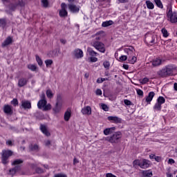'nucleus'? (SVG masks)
<instances>
[{
	"instance_id": "1",
	"label": "nucleus",
	"mask_w": 177,
	"mask_h": 177,
	"mask_svg": "<svg viewBox=\"0 0 177 177\" xmlns=\"http://www.w3.org/2000/svg\"><path fill=\"white\" fill-rule=\"evenodd\" d=\"M175 70H176L175 65H167L159 71L158 74L161 75V77H167V75H172Z\"/></svg>"
},
{
	"instance_id": "2",
	"label": "nucleus",
	"mask_w": 177,
	"mask_h": 177,
	"mask_svg": "<svg viewBox=\"0 0 177 177\" xmlns=\"http://www.w3.org/2000/svg\"><path fill=\"white\" fill-rule=\"evenodd\" d=\"M37 107L41 109L44 111H48L52 109V105L50 104H46V100L45 99V94H41V100L37 103Z\"/></svg>"
},
{
	"instance_id": "3",
	"label": "nucleus",
	"mask_w": 177,
	"mask_h": 177,
	"mask_svg": "<svg viewBox=\"0 0 177 177\" xmlns=\"http://www.w3.org/2000/svg\"><path fill=\"white\" fill-rule=\"evenodd\" d=\"M121 138H122V133L116 131L112 136L106 137L105 140L109 143H118L121 140Z\"/></svg>"
},
{
	"instance_id": "4",
	"label": "nucleus",
	"mask_w": 177,
	"mask_h": 177,
	"mask_svg": "<svg viewBox=\"0 0 177 177\" xmlns=\"http://www.w3.org/2000/svg\"><path fill=\"white\" fill-rule=\"evenodd\" d=\"M12 155H13V151H12L11 150H9V149L3 150L1 153L2 163L4 165L8 164V162H9L8 160H9V158Z\"/></svg>"
},
{
	"instance_id": "5",
	"label": "nucleus",
	"mask_w": 177,
	"mask_h": 177,
	"mask_svg": "<svg viewBox=\"0 0 177 177\" xmlns=\"http://www.w3.org/2000/svg\"><path fill=\"white\" fill-rule=\"evenodd\" d=\"M23 163V160L20 159H17L13 161L12 165H15V167L14 169H11L9 171L10 175H15L17 172V171H20V164Z\"/></svg>"
},
{
	"instance_id": "6",
	"label": "nucleus",
	"mask_w": 177,
	"mask_h": 177,
	"mask_svg": "<svg viewBox=\"0 0 177 177\" xmlns=\"http://www.w3.org/2000/svg\"><path fill=\"white\" fill-rule=\"evenodd\" d=\"M145 42L149 45H154L157 42V35L151 33L147 34L145 35Z\"/></svg>"
},
{
	"instance_id": "7",
	"label": "nucleus",
	"mask_w": 177,
	"mask_h": 177,
	"mask_svg": "<svg viewBox=\"0 0 177 177\" xmlns=\"http://www.w3.org/2000/svg\"><path fill=\"white\" fill-rule=\"evenodd\" d=\"M92 46L95 47L97 50L100 52L101 53H104L106 52V46L104 44L100 41H95L91 44Z\"/></svg>"
},
{
	"instance_id": "8",
	"label": "nucleus",
	"mask_w": 177,
	"mask_h": 177,
	"mask_svg": "<svg viewBox=\"0 0 177 177\" xmlns=\"http://www.w3.org/2000/svg\"><path fill=\"white\" fill-rule=\"evenodd\" d=\"M167 19L171 23H177V12H172V8H170L167 12Z\"/></svg>"
},
{
	"instance_id": "9",
	"label": "nucleus",
	"mask_w": 177,
	"mask_h": 177,
	"mask_svg": "<svg viewBox=\"0 0 177 177\" xmlns=\"http://www.w3.org/2000/svg\"><path fill=\"white\" fill-rule=\"evenodd\" d=\"M73 59H82L84 57V51L80 48H76L72 52Z\"/></svg>"
},
{
	"instance_id": "10",
	"label": "nucleus",
	"mask_w": 177,
	"mask_h": 177,
	"mask_svg": "<svg viewBox=\"0 0 177 177\" xmlns=\"http://www.w3.org/2000/svg\"><path fill=\"white\" fill-rule=\"evenodd\" d=\"M62 106H63V102L62 101V97L58 96L57 103L55 104V108L53 109V111L55 113H59L60 110H62Z\"/></svg>"
},
{
	"instance_id": "11",
	"label": "nucleus",
	"mask_w": 177,
	"mask_h": 177,
	"mask_svg": "<svg viewBox=\"0 0 177 177\" xmlns=\"http://www.w3.org/2000/svg\"><path fill=\"white\" fill-rule=\"evenodd\" d=\"M67 4L62 3L61 4V10H59V16L60 17H67Z\"/></svg>"
},
{
	"instance_id": "12",
	"label": "nucleus",
	"mask_w": 177,
	"mask_h": 177,
	"mask_svg": "<svg viewBox=\"0 0 177 177\" xmlns=\"http://www.w3.org/2000/svg\"><path fill=\"white\" fill-rule=\"evenodd\" d=\"M68 10L72 13H78L80 12V6H76L75 4L69 3L68 5Z\"/></svg>"
},
{
	"instance_id": "13",
	"label": "nucleus",
	"mask_w": 177,
	"mask_h": 177,
	"mask_svg": "<svg viewBox=\"0 0 177 177\" xmlns=\"http://www.w3.org/2000/svg\"><path fill=\"white\" fill-rule=\"evenodd\" d=\"M124 53H127L128 56H133L135 55V48L131 46H127L126 48H124Z\"/></svg>"
},
{
	"instance_id": "14",
	"label": "nucleus",
	"mask_w": 177,
	"mask_h": 177,
	"mask_svg": "<svg viewBox=\"0 0 177 177\" xmlns=\"http://www.w3.org/2000/svg\"><path fill=\"white\" fill-rule=\"evenodd\" d=\"M109 121H111L113 124H121L122 120L117 116H109L107 118Z\"/></svg>"
},
{
	"instance_id": "15",
	"label": "nucleus",
	"mask_w": 177,
	"mask_h": 177,
	"mask_svg": "<svg viewBox=\"0 0 177 177\" xmlns=\"http://www.w3.org/2000/svg\"><path fill=\"white\" fill-rule=\"evenodd\" d=\"M149 167H150V160L142 159L140 167L142 168L143 169H146V168H149Z\"/></svg>"
},
{
	"instance_id": "16",
	"label": "nucleus",
	"mask_w": 177,
	"mask_h": 177,
	"mask_svg": "<svg viewBox=\"0 0 177 177\" xmlns=\"http://www.w3.org/2000/svg\"><path fill=\"white\" fill-rule=\"evenodd\" d=\"M99 54L93 51V50H90V62H92V63H96L97 62V57L95 56H97Z\"/></svg>"
},
{
	"instance_id": "17",
	"label": "nucleus",
	"mask_w": 177,
	"mask_h": 177,
	"mask_svg": "<svg viewBox=\"0 0 177 177\" xmlns=\"http://www.w3.org/2000/svg\"><path fill=\"white\" fill-rule=\"evenodd\" d=\"M162 62H164V60H162L160 58H156L152 61V66L153 67H157L158 66H161V64H162Z\"/></svg>"
},
{
	"instance_id": "18",
	"label": "nucleus",
	"mask_w": 177,
	"mask_h": 177,
	"mask_svg": "<svg viewBox=\"0 0 177 177\" xmlns=\"http://www.w3.org/2000/svg\"><path fill=\"white\" fill-rule=\"evenodd\" d=\"M21 108L27 110V109H31V102L27 100H23L21 102Z\"/></svg>"
},
{
	"instance_id": "19",
	"label": "nucleus",
	"mask_w": 177,
	"mask_h": 177,
	"mask_svg": "<svg viewBox=\"0 0 177 177\" xmlns=\"http://www.w3.org/2000/svg\"><path fill=\"white\" fill-rule=\"evenodd\" d=\"M115 131V127H110V128H106L104 130V135L105 136H109V135H111L112 133Z\"/></svg>"
},
{
	"instance_id": "20",
	"label": "nucleus",
	"mask_w": 177,
	"mask_h": 177,
	"mask_svg": "<svg viewBox=\"0 0 177 177\" xmlns=\"http://www.w3.org/2000/svg\"><path fill=\"white\" fill-rule=\"evenodd\" d=\"M40 129L41 132L46 135V136H50V133H49V131H48V127L46 126L41 124L40 126Z\"/></svg>"
},
{
	"instance_id": "21",
	"label": "nucleus",
	"mask_w": 177,
	"mask_h": 177,
	"mask_svg": "<svg viewBox=\"0 0 177 177\" xmlns=\"http://www.w3.org/2000/svg\"><path fill=\"white\" fill-rule=\"evenodd\" d=\"M27 82H28L27 78L21 77L18 82V85L20 87L24 86L25 85H27Z\"/></svg>"
},
{
	"instance_id": "22",
	"label": "nucleus",
	"mask_w": 177,
	"mask_h": 177,
	"mask_svg": "<svg viewBox=\"0 0 177 177\" xmlns=\"http://www.w3.org/2000/svg\"><path fill=\"white\" fill-rule=\"evenodd\" d=\"M12 42H13V39H12V37H8L6 39V40L3 42L2 44V46L3 48H5V46H8V45H10V44H12Z\"/></svg>"
},
{
	"instance_id": "23",
	"label": "nucleus",
	"mask_w": 177,
	"mask_h": 177,
	"mask_svg": "<svg viewBox=\"0 0 177 177\" xmlns=\"http://www.w3.org/2000/svg\"><path fill=\"white\" fill-rule=\"evenodd\" d=\"M154 92L151 91L149 93L148 96H147L146 97V102L147 103H150V102H151V100H153V97H154Z\"/></svg>"
},
{
	"instance_id": "24",
	"label": "nucleus",
	"mask_w": 177,
	"mask_h": 177,
	"mask_svg": "<svg viewBox=\"0 0 177 177\" xmlns=\"http://www.w3.org/2000/svg\"><path fill=\"white\" fill-rule=\"evenodd\" d=\"M71 117V110L68 109L64 113V120L65 121H68Z\"/></svg>"
},
{
	"instance_id": "25",
	"label": "nucleus",
	"mask_w": 177,
	"mask_h": 177,
	"mask_svg": "<svg viewBox=\"0 0 177 177\" xmlns=\"http://www.w3.org/2000/svg\"><path fill=\"white\" fill-rule=\"evenodd\" d=\"M128 59H129V63H131V64H135V63H136V60H138L136 57H135V55L129 56Z\"/></svg>"
},
{
	"instance_id": "26",
	"label": "nucleus",
	"mask_w": 177,
	"mask_h": 177,
	"mask_svg": "<svg viewBox=\"0 0 177 177\" xmlns=\"http://www.w3.org/2000/svg\"><path fill=\"white\" fill-rule=\"evenodd\" d=\"M142 175L145 177H151L153 176V171L151 170H145L142 171Z\"/></svg>"
},
{
	"instance_id": "27",
	"label": "nucleus",
	"mask_w": 177,
	"mask_h": 177,
	"mask_svg": "<svg viewBox=\"0 0 177 177\" xmlns=\"http://www.w3.org/2000/svg\"><path fill=\"white\" fill-rule=\"evenodd\" d=\"M4 112L6 114H12V107L9 105H6L4 106Z\"/></svg>"
},
{
	"instance_id": "28",
	"label": "nucleus",
	"mask_w": 177,
	"mask_h": 177,
	"mask_svg": "<svg viewBox=\"0 0 177 177\" xmlns=\"http://www.w3.org/2000/svg\"><path fill=\"white\" fill-rule=\"evenodd\" d=\"M113 21L109 20V21L102 22V27H109L110 26H113Z\"/></svg>"
},
{
	"instance_id": "29",
	"label": "nucleus",
	"mask_w": 177,
	"mask_h": 177,
	"mask_svg": "<svg viewBox=\"0 0 177 177\" xmlns=\"http://www.w3.org/2000/svg\"><path fill=\"white\" fill-rule=\"evenodd\" d=\"M82 114H84V115H86L89 113V106H86L85 107H84L82 109Z\"/></svg>"
},
{
	"instance_id": "30",
	"label": "nucleus",
	"mask_w": 177,
	"mask_h": 177,
	"mask_svg": "<svg viewBox=\"0 0 177 177\" xmlns=\"http://www.w3.org/2000/svg\"><path fill=\"white\" fill-rule=\"evenodd\" d=\"M146 5L148 9H154V4L151 1L147 0L146 1Z\"/></svg>"
},
{
	"instance_id": "31",
	"label": "nucleus",
	"mask_w": 177,
	"mask_h": 177,
	"mask_svg": "<svg viewBox=\"0 0 177 177\" xmlns=\"http://www.w3.org/2000/svg\"><path fill=\"white\" fill-rule=\"evenodd\" d=\"M157 102L161 105L164 104L165 103V98H164L162 96H160L157 100Z\"/></svg>"
},
{
	"instance_id": "32",
	"label": "nucleus",
	"mask_w": 177,
	"mask_h": 177,
	"mask_svg": "<svg viewBox=\"0 0 177 177\" xmlns=\"http://www.w3.org/2000/svg\"><path fill=\"white\" fill-rule=\"evenodd\" d=\"M28 68H29V70H31V71H37L38 68L36 66V65L29 64L28 65Z\"/></svg>"
},
{
	"instance_id": "33",
	"label": "nucleus",
	"mask_w": 177,
	"mask_h": 177,
	"mask_svg": "<svg viewBox=\"0 0 177 177\" xmlns=\"http://www.w3.org/2000/svg\"><path fill=\"white\" fill-rule=\"evenodd\" d=\"M161 104L156 102L153 106L154 110H156V111H160V110H161Z\"/></svg>"
},
{
	"instance_id": "34",
	"label": "nucleus",
	"mask_w": 177,
	"mask_h": 177,
	"mask_svg": "<svg viewBox=\"0 0 177 177\" xmlns=\"http://www.w3.org/2000/svg\"><path fill=\"white\" fill-rule=\"evenodd\" d=\"M149 81H150V79H149L148 77H144L142 80H140V82L142 85H145V84H147V82H149Z\"/></svg>"
},
{
	"instance_id": "35",
	"label": "nucleus",
	"mask_w": 177,
	"mask_h": 177,
	"mask_svg": "<svg viewBox=\"0 0 177 177\" xmlns=\"http://www.w3.org/2000/svg\"><path fill=\"white\" fill-rule=\"evenodd\" d=\"M142 160H136L133 162V167H140Z\"/></svg>"
},
{
	"instance_id": "36",
	"label": "nucleus",
	"mask_w": 177,
	"mask_h": 177,
	"mask_svg": "<svg viewBox=\"0 0 177 177\" xmlns=\"http://www.w3.org/2000/svg\"><path fill=\"white\" fill-rule=\"evenodd\" d=\"M154 2L158 8L162 9V3L161 2V0H154Z\"/></svg>"
},
{
	"instance_id": "37",
	"label": "nucleus",
	"mask_w": 177,
	"mask_h": 177,
	"mask_svg": "<svg viewBox=\"0 0 177 177\" xmlns=\"http://www.w3.org/2000/svg\"><path fill=\"white\" fill-rule=\"evenodd\" d=\"M46 96L49 99H52V97H53V93H52V91L47 90V91H46Z\"/></svg>"
},
{
	"instance_id": "38",
	"label": "nucleus",
	"mask_w": 177,
	"mask_h": 177,
	"mask_svg": "<svg viewBox=\"0 0 177 177\" xmlns=\"http://www.w3.org/2000/svg\"><path fill=\"white\" fill-rule=\"evenodd\" d=\"M103 66L104 68H106V70H109V68H110V62L109 61L104 62Z\"/></svg>"
},
{
	"instance_id": "39",
	"label": "nucleus",
	"mask_w": 177,
	"mask_h": 177,
	"mask_svg": "<svg viewBox=\"0 0 177 177\" xmlns=\"http://www.w3.org/2000/svg\"><path fill=\"white\" fill-rule=\"evenodd\" d=\"M36 60L39 66H42V64H44V62H42V59L39 57V56L36 55Z\"/></svg>"
},
{
	"instance_id": "40",
	"label": "nucleus",
	"mask_w": 177,
	"mask_h": 177,
	"mask_svg": "<svg viewBox=\"0 0 177 177\" xmlns=\"http://www.w3.org/2000/svg\"><path fill=\"white\" fill-rule=\"evenodd\" d=\"M46 67H50L53 64V61L52 59H47L45 61Z\"/></svg>"
},
{
	"instance_id": "41",
	"label": "nucleus",
	"mask_w": 177,
	"mask_h": 177,
	"mask_svg": "<svg viewBox=\"0 0 177 177\" xmlns=\"http://www.w3.org/2000/svg\"><path fill=\"white\" fill-rule=\"evenodd\" d=\"M30 148L32 151H37L38 150V145H32L30 146Z\"/></svg>"
},
{
	"instance_id": "42",
	"label": "nucleus",
	"mask_w": 177,
	"mask_h": 177,
	"mask_svg": "<svg viewBox=\"0 0 177 177\" xmlns=\"http://www.w3.org/2000/svg\"><path fill=\"white\" fill-rule=\"evenodd\" d=\"M161 31L163 34V37H165V38H167V37H168V30H167L165 28H162Z\"/></svg>"
},
{
	"instance_id": "43",
	"label": "nucleus",
	"mask_w": 177,
	"mask_h": 177,
	"mask_svg": "<svg viewBox=\"0 0 177 177\" xmlns=\"http://www.w3.org/2000/svg\"><path fill=\"white\" fill-rule=\"evenodd\" d=\"M41 5L44 8H48V5H49V3L48 2V0H41Z\"/></svg>"
},
{
	"instance_id": "44",
	"label": "nucleus",
	"mask_w": 177,
	"mask_h": 177,
	"mask_svg": "<svg viewBox=\"0 0 177 177\" xmlns=\"http://www.w3.org/2000/svg\"><path fill=\"white\" fill-rule=\"evenodd\" d=\"M137 95H138L139 96H143V91H142L140 88H136V89Z\"/></svg>"
},
{
	"instance_id": "45",
	"label": "nucleus",
	"mask_w": 177,
	"mask_h": 177,
	"mask_svg": "<svg viewBox=\"0 0 177 177\" xmlns=\"http://www.w3.org/2000/svg\"><path fill=\"white\" fill-rule=\"evenodd\" d=\"M127 59H128V56H127V55H122L121 57H120L119 61H120V62H125V60H127Z\"/></svg>"
},
{
	"instance_id": "46",
	"label": "nucleus",
	"mask_w": 177,
	"mask_h": 177,
	"mask_svg": "<svg viewBox=\"0 0 177 177\" xmlns=\"http://www.w3.org/2000/svg\"><path fill=\"white\" fill-rule=\"evenodd\" d=\"M101 108L102 109V110H104V111H109V106H107V105L104 104H101Z\"/></svg>"
},
{
	"instance_id": "47",
	"label": "nucleus",
	"mask_w": 177,
	"mask_h": 177,
	"mask_svg": "<svg viewBox=\"0 0 177 177\" xmlns=\"http://www.w3.org/2000/svg\"><path fill=\"white\" fill-rule=\"evenodd\" d=\"M6 24V21L5 19H0V27H5Z\"/></svg>"
},
{
	"instance_id": "48",
	"label": "nucleus",
	"mask_w": 177,
	"mask_h": 177,
	"mask_svg": "<svg viewBox=\"0 0 177 177\" xmlns=\"http://www.w3.org/2000/svg\"><path fill=\"white\" fill-rule=\"evenodd\" d=\"M124 103L126 104V106H132V102L129 100H124Z\"/></svg>"
},
{
	"instance_id": "49",
	"label": "nucleus",
	"mask_w": 177,
	"mask_h": 177,
	"mask_svg": "<svg viewBox=\"0 0 177 177\" xmlns=\"http://www.w3.org/2000/svg\"><path fill=\"white\" fill-rule=\"evenodd\" d=\"M44 143L48 147H50V145H52V142L49 140H46V141H44Z\"/></svg>"
},
{
	"instance_id": "50",
	"label": "nucleus",
	"mask_w": 177,
	"mask_h": 177,
	"mask_svg": "<svg viewBox=\"0 0 177 177\" xmlns=\"http://www.w3.org/2000/svg\"><path fill=\"white\" fill-rule=\"evenodd\" d=\"M106 80H107V79H106V78H98L97 80V84H102V82H103Z\"/></svg>"
},
{
	"instance_id": "51",
	"label": "nucleus",
	"mask_w": 177,
	"mask_h": 177,
	"mask_svg": "<svg viewBox=\"0 0 177 177\" xmlns=\"http://www.w3.org/2000/svg\"><path fill=\"white\" fill-rule=\"evenodd\" d=\"M11 103L12 104H14V106H17V104H19V102L16 99L12 100Z\"/></svg>"
},
{
	"instance_id": "52",
	"label": "nucleus",
	"mask_w": 177,
	"mask_h": 177,
	"mask_svg": "<svg viewBox=\"0 0 177 177\" xmlns=\"http://www.w3.org/2000/svg\"><path fill=\"white\" fill-rule=\"evenodd\" d=\"M54 177H67V176H66V174H55L54 176Z\"/></svg>"
},
{
	"instance_id": "53",
	"label": "nucleus",
	"mask_w": 177,
	"mask_h": 177,
	"mask_svg": "<svg viewBox=\"0 0 177 177\" xmlns=\"http://www.w3.org/2000/svg\"><path fill=\"white\" fill-rule=\"evenodd\" d=\"M106 177H117V176L111 173H107L106 174Z\"/></svg>"
},
{
	"instance_id": "54",
	"label": "nucleus",
	"mask_w": 177,
	"mask_h": 177,
	"mask_svg": "<svg viewBox=\"0 0 177 177\" xmlns=\"http://www.w3.org/2000/svg\"><path fill=\"white\" fill-rule=\"evenodd\" d=\"M6 145H7V146H13V142L8 140L6 141Z\"/></svg>"
},
{
	"instance_id": "55",
	"label": "nucleus",
	"mask_w": 177,
	"mask_h": 177,
	"mask_svg": "<svg viewBox=\"0 0 177 177\" xmlns=\"http://www.w3.org/2000/svg\"><path fill=\"white\" fill-rule=\"evenodd\" d=\"M168 164H171V165L175 164V160L174 159H172V158H170L168 160Z\"/></svg>"
},
{
	"instance_id": "56",
	"label": "nucleus",
	"mask_w": 177,
	"mask_h": 177,
	"mask_svg": "<svg viewBox=\"0 0 177 177\" xmlns=\"http://www.w3.org/2000/svg\"><path fill=\"white\" fill-rule=\"evenodd\" d=\"M155 161H157V162H160L161 161V157L155 156Z\"/></svg>"
},
{
	"instance_id": "57",
	"label": "nucleus",
	"mask_w": 177,
	"mask_h": 177,
	"mask_svg": "<svg viewBox=\"0 0 177 177\" xmlns=\"http://www.w3.org/2000/svg\"><path fill=\"white\" fill-rule=\"evenodd\" d=\"M36 171H37V174H42V172H44V170H42V169H41V168L37 169Z\"/></svg>"
},
{
	"instance_id": "58",
	"label": "nucleus",
	"mask_w": 177,
	"mask_h": 177,
	"mask_svg": "<svg viewBox=\"0 0 177 177\" xmlns=\"http://www.w3.org/2000/svg\"><path fill=\"white\" fill-rule=\"evenodd\" d=\"M96 95H102V90L97 89V90L96 91Z\"/></svg>"
},
{
	"instance_id": "59",
	"label": "nucleus",
	"mask_w": 177,
	"mask_h": 177,
	"mask_svg": "<svg viewBox=\"0 0 177 177\" xmlns=\"http://www.w3.org/2000/svg\"><path fill=\"white\" fill-rule=\"evenodd\" d=\"M149 158L151 159V160H155V158H156V155H154V154H151V155H149Z\"/></svg>"
},
{
	"instance_id": "60",
	"label": "nucleus",
	"mask_w": 177,
	"mask_h": 177,
	"mask_svg": "<svg viewBox=\"0 0 177 177\" xmlns=\"http://www.w3.org/2000/svg\"><path fill=\"white\" fill-rule=\"evenodd\" d=\"M60 42H61V44H63L64 45V44H66L67 41H66V39H61Z\"/></svg>"
},
{
	"instance_id": "61",
	"label": "nucleus",
	"mask_w": 177,
	"mask_h": 177,
	"mask_svg": "<svg viewBox=\"0 0 177 177\" xmlns=\"http://www.w3.org/2000/svg\"><path fill=\"white\" fill-rule=\"evenodd\" d=\"M120 3H127L128 0H118Z\"/></svg>"
},
{
	"instance_id": "62",
	"label": "nucleus",
	"mask_w": 177,
	"mask_h": 177,
	"mask_svg": "<svg viewBox=\"0 0 177 177\" xmlns=\"http://www.w3.org/2000/svg\"><path fill=\"white\" fill-rule=\"evenodd\" d=\"M167 177H174V176L170 172H167Z\"/></svg>"
},
{
	"instance_id": "63",
	"label": "nucleus",
	"mask_w": 177,
	"mask_h": 177,
	"mask_svg": "<svg viewBox=\"0 0 177 177\" xmlns=\"http://www.w3.org/2000/svg\"><path fill=\"white\" fill-rule=\"evenodd\" d=\"M73 164H74V165H75V164H78V160L77 158H74Z\"/></svg>"
},
{
	"instance_id": "64",
	"label": "nucleus",
	"mask_w": 177,
	"mask_h": 177,
	"mask_svg": "<svg viewBox=\"0 0 177 177\" xmlns=\"http://www.w3.org/2000/svg\"><path fill=\"white\" fill-rule=\"evenodd\" d=\"M174 88L175 91H177V83H174Z\"/></svg>"
}]
</instances>
